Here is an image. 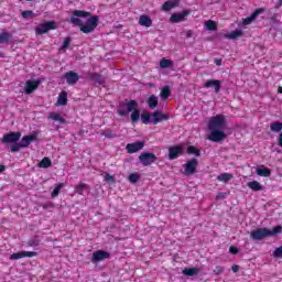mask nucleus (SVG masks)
Returning <instances> with one entry per match:
<instances>
[{
	"mask_svg": "<svg viewBox=\"0 0 282 282\" xmlns=\"http://www.w3.org/2000/svg\"><path fill=\"white\" fill-rule=\"evenodd\" d=\"M87 17L90 18L84 23L80 19H87ZM69 23L77 25L83 34H91L98 28V15L91 17V12L89 11L75 10L73 11V17L69 19Z\"/></svg>",
	"mask_w": 282,
	"mask_h": 282,
	"instance_id": "1",
	"label": "nucleus"
},
{
	"mask_svg": "<svg viewBox=\"0 0 282 282\" xmlns=\"http://www.w3.org/2000/svg\"><path fill=\"white\" fill-rule=\"evenodd\" d=\"M117 113L121 118H127L130 115L131 122H138L140 120V109H138V101L131 99L130 101H120L117 108Z\"/></svg>",
	"mask_w": 282,
	"mask_h": 282,
	"instance_id": "2",
	"label": "nucleus"
},
{
	"mask_svg": "<svg viewBox=\"0 0 282 282\" xmlns=\"http://www.w3.org/2000/svg\"><path fill=\"white\" fill-rule=\"evenodd\" d=\"M281 232H282L281 225L273 227L272 230L268 228H257L250 232V238L253 239V241H261L267 237H275V235H281Z\"/></svg>",
	"mask_w": 282,
	"mask_h": 282,
	"instance_id": "3",
	"label": "nucleus"
},
{
	"mask_svg": "<svg viewBox=\"0 0 282 282\" xmlns=\"http://www.w3.org/2000/svg\"><path fill=\"white\" fill-rule=\"evenodd\" d=\"M221 127H226V116L216 115L209 119L208 129H221Z\"/></svg>",
	"mask_w": 282,
	"mask_h": 282,
	"instance_id": "4",
	"label": "nucleus"
},
{
	"mask_svg": "<svg viewBox=\"0 0 282 282\" xmlns=\"http://www.w3.org/2000/svg\"><path fill=\"white\" fill-rule=\"evenodd\" d=\"M139 162H141L143 166H151V164L158 162V155L151 152H143L139 155Z\"/></svg>",
	"mask_w": 282,
	"mask_h": 282,
	"instance_id": "5",
	"label": "nucleus"
},
{
	"mask_svg": "<svg viewBox=\"0 0 282 282\" xmlns=\"http://www.w3.org/2000/svg\"><path fill=\"white\" fill-rule=\"evenodd\" d=\"M183 166L184 175H195L197 173V166H199V161L197 159H191Z\"/></svg>",
	"mask_w": 282,
	"mask_h": 282,
	"instance_id": "6",
	"label": "nucleus"
},
{
	"mask_svg": "<svg viewBox=\"0 0 282 282\" xmlns=\"http://www.w3.org/2000/svg\"><path fill=\"white\" fill-rule=\"evenodd\" d=\"M50 30H56V22L55 21H47L36 26L35 33L36 34H47Z\"/></svg>",
	"mask_w": 282,
	"mask_h": 282,
	"instance_id": "7",
	"label": "nucleus"
},
{
	"mask_svg": "<svg viewBox=\"0 0 282 282\" xmlns=\"http://www.w3.org/2000/svg\"><path fill=\"white\" fill-rule=\"evenodd\" d=\"M169 160H177L180 155H184V145L177 144L169 148Z\"/></svg>",
	"mask_w": 282,
	"mask_h": 282,
	"instance_id": "8",
	"label": "nucleus"
},
{
	"mask_svg": "<svg viewBox=\"0 0 282 282\" xmlns=\"http://www.w3.org/2000/svg\"><path fill=\"white\" fill-rule=\"evenodd\" d=\"M210 134L208 137V140L210 142H221L223 140H226V132L218 130V129H209Z\"/></svg>",
	"mask_w": 282,
	"mask_h": 282,
	"instance_id": "9",
	"label": "nucleus"
},
{
	"mask_svg": "<svg viewBox=\"0 0 282 282\" xmlns=\"http://www.w3.org/2000/svg\"><path fill=\"white\" fill-rule=\"evenodd\" d=\"M21 140V132H10L2 137L3 144L17 143Z\"/></svg>",
	"mask_w": 282,
	"mask_h": 282,
	"instance_id": "10",
	"label": "nucleus"
},
{
	"mask_svg": "<svg viewBox=\"0 0 282 282\" xmlns=\"http://www.w3.org/2000/svg\"><path fill=\"white\" fill-rule=\"evenodd\" d=\"M37 256L39 253L36 251H20V252L12 253L10 256V260L19 261V259H25V257H29L30 259H32V257H37Z\"/></svg>",
	"mask_w": 282,
	"mask_h": 282,
	"instance_id": "11",
	"label": "nucleus"
},
{
	"mask_svg": "<svg viewBox=\"0 0 282 282\" xmlns=\"http://www.w3.org/2000/svg\"><path fill=\"white\" fill-rule=\"evenodd\" d=\"M36 138H39V131H33L31 134L24 135L20 142L22 149H28L32 142L36 141Z\"/></svg>",
	"mask_w": 282,
	"mask_h": 282,
	"instance_id": "12",
	"label": "nucleus"
},
{
	"mask_svg": "<svg viewBox=\"0 0 282 282\" xmlns=\"http://www.w3.org/2000/svg\"><path fill=\"white\" fill-rule=\"evenodd\" d=\"M64 78H65L67 85H69L70 87H74V85H76V83H78V80H80V76H78V73H76L74 70L66 72L64 74Z\"/></svg>",
	"mask_w": 282,
	"mask_h": 282,
	"instance_id": "13",
	"label": "nucleus"
},
{
	"mask_svg": "<svg viewBox=\"0 0 282 282\" xmlns=\"http://www.w3.org/2000/svg\"><path fill=\"white\" fill-rule=\"evenodd\" d=\"M142 149H144V141H137L126 145V151L130 154L138 153V151H142Z\"/></svg>",
	"mask_w": 282,
	"mask_h": 282,
	"instance_id": "14",
	"label": "nucleus"
},
{
	"mask_svg": "<svg viewBox=\"0 0 282 282\" xmlns=\"http://www.w3.org/2000/svg\"><path fill=\"white\" fill-rule=\"evenodd\" d=\"M191 14V11L184 10L180 13H173L170 18L171 23H182L183 21H186V17Z\"/></svg>",
	"mask_w": 282,
	"mask_h": 282,
	"instance_id": "15",
	"label": "nucleus"
},
{
	"mask_svg": "<svg viewBox=\"0 0 282 282\" xmlns=\"http://www.w3.org/2000/svg\"><path fill=\"white\" fill-rule=\"evenodd\" d=\"M39 85H41V82L39 80H32V79L26 80L25 87H24V94H26V96H30V94L39 89Z\"/></svg>",
	"mask_w": 282,
	"mask_h": 282,
	"instance_id": "16",
	"label": "nucleus"
},
{
	"mask_svg": "<svg viewBox=\"0 0 282 282\" xmlns=\"http://www.w3.org/2000/svg\"><path fill=\"white\" fill-rule=\"evenodd\" d=\"M204 87L206 89H210V87H214L215 94H219V91H221V80L209 79V80L205 82Z\"/></svg>",
	"mask_w": 282,
	"mask_h": 282,
	"instance_id": "17",
	"label": "nucleus"
},
{
	"mask_svg": "<svg viewBox=\"0 0 282 282\" xmlns=\"http://www.w3.org/2000/svg\"><path fill=\"white\" fill-rule=\"evenodd\" d=\"M166 120H169V115L166 113H162L158 110L152 113V124H160V122H164Z\"/></svg>",
	"mask_w": 282,
	"mask_h": 282,
	"instance_id": "18",
	"label": "nucleus"
},
{
	"mask_svg": "<svg viewBox=\"0 0 282 282\" xmlns=\"http://www.w3.org/2000/svg\"><path fill=\"white\" fill-rule=\"evenodd\" d=\"M262 12H265V9H263V8L256 9L254 12H252L250 17L245 18L242 20V24L250 25L254 21V19H257V17H259V14H262Z\"/></svg>",
	"mask_w": 282,
	"mask_h": 282,
	"instance_id": "19",
	"label": "nucleus"
},
{
	"mask_svg": "<svg viewBox=\"0 0 282 282\" xmlns=\"http://www.w3.org/2000/svg\"><path fill=\"white\" fill-rule=\"evenodd\" d=\"M180 7V0H167L162 4L163 12H171L173 8Z\"/></svg>",
	"mask_w": 282,
	"mask_h": 282,
	"instance_id": "20",
	"label": "nucleus"
},
{
	"mask_svg": "<svg viewBox=\"0 0 282 282\" xmlns=\"http://www.w3.org/2000/svg\"><path fill=\"white\" fill-rule=\"evenodd\" d=\"M87 77L89 78V80H93L95 85H105L104 76L98 73H88Z\"/></svg>",
	"mask_w": 282,
	"mask_h": 282,
	"instance_id": "21",
	"label": "nucleus"
},
{
	"mask_svg": "<svg viewBox=\"0 0 282 282\" xmlns=\"http://www.w3.org/2000/svg\"><path fill=\"white\" fill-rule=\"evenodd\" d=\"M111 253L102 250H97L93 253V261H105V259H109Z\"/></svg>",
	"mask_w": 282,
	"mask_h": 282,
	"instance_id": "22",
	"label": "nucleus"
},
{
	"mask_svg": "<svg viewBox=\"0 0 282 282\" xmlns=\"http://www.w3.org/2000/svg\"><path fill=\"white\" fill-rule=\"evenodd\" d=\"M139 25H142V28H152L153 20L147 14H142L139 18Z\"/></svg>",
	"mask_w": 282,
	"mask_h": 282,
	"instance_id": "23",
	"label": "nucleus"
},
{
	"mask_svg": "<svg viewBox=\"0 0 282 282\" xmlns=\"http://www.w3.org/2000/svg\"><path fill=\"white\" fill-rule=\"evenodd\" d=\"M247 186H248V188H250L254 193H257L259 191H263V185H261V183H259L258 181L248 182Z\"/></svg>",
	"mask_w": 282,
	"mask_h": 282,
	"instance_id": "24",
	"label": "nucleus"
},
{
	"mask_svg": "<svg viewBox=\"0 0 282 282\" xmlns=\"http://www.w3.org/2000/svg\"><path fill=\"white\" fill-rule=\"evenodd\" d=\"M241 36H243V31H241V30H235L228 34H225V39H229L231 41H234L235 39H239Z\"/></svg>",
	"mask_w": 282,
	"mask_h": 282,
	"instance_id": "25",
	"label": "nucleus"
},
{
	"mask_svg": "<svg viewBox=\"0 0 282 282\" xmlns=\"http://www.w3.org/2000/svg\"><path fill=\"white\" fill-rule=\"evenodd\" d=\"M85 191H90L89 186L86 183H80L75 186V193L77 195H85Z\"/></svg>",
	"mask_w": 282,
	"mask_h": 282,
	"instance_id": "26",
	"label": "nucleus"
},
{
	"mask_svg": "<svg viewBox=\"0 0 282 282\" xmlns=\"http://www.w3.org/2000/svg\"><path fill=\"white\" fill-rule=\"evenodd\" d=\"M147 102H148V106H149L150 109H155L158 107V102H159L158 101V96L151 95L148 98Z\"/></svg>",
	"mask_w": 282,
	"mask_h": 282,
	"instance_id": "27",
	"label": "nucleus"
},
{
	"mask_svg": "<svg viewBox=\"0 0 282 282\" xmlns=\"http://www.w3.org/2000/svg\"><path fill=\"white\" fill-rule=\"evenodd\" d=\"M183 274L185 276H195V274H199V268H186L183 270Z\"/></svg>",
	"mask_w": 282,
	"mask_h": 282,
	"instance_id": "28",
	"label": "nucleus"
},
{
	"mask_svg": "<svg viewBox=\"0 0 282 282\" xmlns=\"http://www.w3.org/2000/svg\"><path fill=\"white\" fill-rule=\"evenodd\" d=\"M50 118H51V120H54L55 122H59V124H65V122H67L65 120V118H63L61 115H58L56 112H51Z\"/></svg>",
	"mask_w": 282,
	"mask_h": 282,
	"instance_id": "29",
	"label": "nucleus"
},
{
	"mask_svg": "<svg viewBox=\"0 0 282 282\" xmlns=\"http://www.w3.org/2000/svg\"><path fill=\"white\" fill-rule=\"evenodd\" d=\"M257 175H260V177H270L272 175V170L264 167V169H258Z\"/></svg>",
	"mask_w": 282,
	"mask_h": 282,
	"instance_id": "30",
	"label": "nucleus"
},
{
	"mask_svg": "<svg viewBox=\"0 0 282 282\" xmlns=\"http://www.w3.org/2000/svg\"><path fill=\"white\" fill-rule=\"evenodd\" d=\"M187 153L188 155H195L196 158H199V155H202V151L194 145L187 147Z\"/></svg>",
	"mask_w": 282,
	"mask_h": 282,
	"instance_id": "31",
	"label": "nucleus"
},
{
	"mask_svg": "<svg viewBox=\"0 0 282 282\" xmlns=\"http://www.w3.org/2000/svg\"><path fill=\"white\" fill-rule=\"evenodd\" d=\"M160 96H161L162 100H167V98L171 96V87L164 86L161 89Z\"/></svg>",
	"mask_w": 282,
	"mask_h": 282,
	"instance_id": "32",
	"label": "nucleus"
},
{
	"mask_svg": "<svg viewBox=\"0 0 282 282\" xmlns=\"http://www.w3.org/2000/svg\"><path fill=\"white\" fill-rule=\"evenodd\" d=\"M10 39H12V35L9 32L0 33V45H3V43H10Z\"/></svg>",
	"mask_w": 282,
	"mask_h": 282,
	"instance_id": "33",
	"label": "nucleus"
},
{
	"mask_svg": "<svg viewBox=\"0 0 282 282\" xmlns=\"http://www.w3.org/2000/svg\"><path fill=\"white\" fill-rule=\"evenodd\" d=\"M159 65H160L161 69H166L169 67H173V61L167 59V58H162L160 61Z\"/></svg>",
	"mask_w": 282,
	"mask_h": 282,
	"instance_id": "34",
	"label": "nucleus"
},
{
	"mask_svg": "<svg viewBox=\"0 0 282 282\" xmlns=\"http://www.w3.org/2000/svg\"><path fill=\"white\" fill-rule=\"evenodd\" d=\"M57 105H59V106H65V105H67V94H66L65 91H62V93L58 95Z\"/></svg>",
	"mask_w": 282,
	"mask_h": 282,
	"instance_id": "35",
	"label": "nucleus"
},
{
	"mask_svg": "<svg viewBox=\"0 0 282 282\" xmlns=\"http://www.w3.org/2000/svg\"><path fill=\"white\" fill-rule=\"evenodd\" d=\"M39 166H40V169H50V166H52V160H50V158L45 156L42 159Z\"/></svg>",
	"mask_w": 282,
	"mask_h": 282,
	"instance_id": "36",
	"label": "nucleus"
},
{
	"mask_svg": "<svg viewBox=\"0 0 282 282\" xmlns=\"http://www.w3.org/2000/svg\"><path fill=\"white\" fill-rule=\"evenodd\" d=\"M231 178H232V174L230 173H223L217 177L218 182H224L225 184L230 182Z\"/></svg>",
	"mask_w": 282,
	"mask_h": 282,
	"instance_id": "37",
	"label": "nucleus"
},
{
	"mask_svg": "<svg viewBox=\"0 0 282 282\" xmlns=\"http://www.w3.org/2000/svg\"><path fill=\"white\" fill-rule=\"evenodd\" d=\"M26 243L29 248H36L37 246H41V239H39V236H35L34 238L30 239Z\"/></svg>",
	"mask_w": 282,
	"mask_h": 282,
	"instance_id": "38",
	"label": "nucleus"
},
{
	"mask_svg": "<svg viewBox=\"0 0 282 282\" xmlns=\"http://www.w3.org/2000/svg\"><path fill=\"white\" fill-rule=\"evenodd\" d=\"M101 135H104V138H108L110 140H113V138H117L116 135V131L111 130V129H106L101 132Z\"/></svg>",
	"mask_w": 282,
	"mask_h": 282,
	"instance_id": "39",
	"label": "nucleus"
},
{
	"mask_svg": "<svg viewBox=\"0 0 282 282\" xmlns=\"http://www.w3.org/2000/svg\"><path fill=\"white\" fill-rule=\"evenodd\" d=\"M70 44H72V37L69 36L65 37L62 46L59 47L61 52H65Z\"/></svg>",
	"mask_w": 282,
	"mask_h": 282,
	"instance_id": "40",
	"label": "nucleus"
},
{
	"mask_svg": "<svg viewBox=\"0 0 282 282\" xmlns=\"http://www.w3.org/2000/svg\"><path fill=\"white\" fill-rule=\"evenodd\" d=\"M270 129H271V131H274L275 133H279V131H282V122H279V121L272 122L270 124Z\"/></svg>",
	"mask_w": 282,
	"mask_h": 282,
	"instance_id": "41",
	"label": "nucleus"
},
{
	"mask_svg": "<svg viewBox=\"0 0 282 282\" xmlns=\"http://www.w3.org/2000/svg\"><path fill=\"white\" fill-rule=\"evenodd\" d=\"M205 25L207 28V30L215 32V30H217V22L213 21V20H208L205 22Z\"/></svg>",
	"mask_w": 282,
	"mask_h": 282,
	"instance_id": "42",
	"label": "nucleus"
},
{
	"mask_svg": "<svg viewBox=\"0 0 282 282\" xmlns=\"http://www.w3.org/2000/svg\"><path fill=\"white\" fill-rule=\"evenodd\" d=\"M128 180L130 184H138V182L140 181V174L132 173L129 175Z\"/></svg>",
	"mask_w": 282,
	"mask_h": 282,
	"instance_id": "43",
	"label": "nucleus"
},
{
	"mask_svg": "<svg viewBox=\"0 0 282 282\" xmlns=\"http://www.w3.org/2000/svg\"><path fill=\"white\" fill-rule=\"evenodd\" d=\"M141 120L143 122V124H149V122H151L152 117L149 112H143L141 113Z\"/></svg>",
	"mask_w": 282,
	"mask_h": 282,
	"instance_id": "44",
	"label": "nucleus"
},
{
	"mask_svg": "<svg viewBox=\"0 0 282 282\" xmlns=\"http://www.w3.org/2000/svg\"><path fill=\"white\" fill-rule=\"evenodd\" d=\"M63 183H58L55 188L53 189V192L51 193L52 197H58L59 193H61V188H63Z\"/></svg>",
	"mask_w": 282,
	"mask_h": 282,
	"instance_id": "45",
	"label": "nucleus"
},
{
	"mask_svg": "<svg viewBox=\"0 0 282 282\" xmlns=\"http://www.w3.org/2000/svg\"><path fill=\"white\" fill-rule=\"evenodd\" d=\"M21 149H23L21 143H14V144L11 145V152L12 153H19V151H21Z\"/></svg>",
	"mask_w": 282,
	"mask_h": 282,
	"instance_id": "46",
	"label": "nucleus"
},
{
	"mask_svg": "<svg viewBox=\"0 0 282 282\" xmlns=\"http://www.w3.org/2000/svg\"><path fill=\"white\" fill-rule=\"evenodd\" d=\"M273 257L275 259H282V246L278 247L274 251H273Z\"/></svg>",
	"mask_w": 282,
	"mask_h": 282,
	"instance_id": "47",
	"label": "nucleus"
},
{
	"mask_svg": "<svg viewBox=\"0 0 282 282\" xmlns=\"http://www.w3.org/2000/svg\"><path fill=\"white\" fill-rule=\"evenodd\" d=\"M22 19H30V17H34V12L32 10L22 11Z\"/></svg>",
	"mask_w": 282,
	"mask_h": 282,
	"instance_id": "48",
	"label": "nucleus"
},
{
	"mask_svg": "<svg viewBox=\"0 0 282 282\" xmlns=\"http://www.w3.org/2000/svg\"><path fill=\"white\" fill-rule=\"evenodd\" d=\"M223 272H224V267H221V265H217L214 269V274H216V275L223 274Z\"/></svg>",
	"mask_w": 282,
	"mask_h": 282,
	"instance_id": "49",
	"label": "nucleus"
},
{
	"mask_svg": "<svg viewBox=\"0 0 282 282\" xmlns=\"http://www.w3.org/2000/svg\"><path fill=\"white\" fill-rule=\"evenodd\" d=\"M183 34H185V39H193V31L192 30L184 31Z\"/></svg>",
	"mask_w": 282,
	"mask_h": 282,
	"instance_id": "50",
	"label": "nucleus"
},
{
	"mask_svg": "<svg viewBox=\"0 0 282 282\" xmlns=\"http://www.w3.org/2000/svg\"><path fill=\"white\" fill-rule=\"evenodd\" d=\"M229 252H230L231 254H238V253H239V249H238L237 247H235V246H231V247L229 248Z\"/></svg>",
	"mask_w": 282,
	"mask_h": 282,
	"instance_id": "51",
	"label": "nucleus"
},
{
	"mask_svg": "<svg viewBox=\"0 0 282 282\" xmlns=\"http://www.w3.org/2000/svg\"><path fill=\"white\" fill-rule=\"evenodd\" d=\"M231 270H232V272H239V265L238 264H234L231 267Z\"/></svg>",
	"mask_w": 282,
	"mask_h": 282,
	"instance_id": "52",
	"label": "nucleus"
},
{
	"mask_svg": "<svg viewBox=\"0 0 282 282\" xmlns=\"http://www.w3.org/2000/svg\"><path fill=\"white\" fill-rule=\"evenodd\" d=\"M279 144H280V147L282 148V132L280 133Z\"/></svg>",
	"mask_w": 282,
	"mask_h": 282,
	"instance_id": "53",
	"label": "nucleus"
},
{
	"mask_svg": "<svg viewBox=\"0 0 282 282\" xmlns=\"http://www.w3.org/2000/svg\"><path fill=\"white\" fill-rule=\"evenodd\" d=\"M6 171V165H0V173H3Z\"/></svg>",
	"mask_w": 282,
	"mask_h": 282,
	"instance_id": "54",
	"label": "nucleus"
},
{
	"mask_svg": "<svg viewBox=\"0 0 282 282\" xmlns=\"http://www.w3.org/2000/svg\"><path fill=\"white\" fill-rule=\"evenodd\" d=\"M216 65L220 66L221 65V59H215Z\"/></svg>",
	"mask_w": 282,
	"mask_h": 282,
	"instance_id": "55",
	"label": "nucleus"
},
{
	"mask_svg": "<svg viewBox=\"0 0 282 282\" xmlns=\"http://www.w3.org/2000/svg\"><path fill=\"white\" fill-rule=\"evenodd\" d=\"M106 180H113V176L106 174Z\"/></svg>",
	"mask_w": 282,
	"mask_h": 282,
	"instance_id": "56",
	"label": "nucleus"
},
{
	"mask_svg": "<svg viewBox=\"0 0 282 282\" xmlns=\"http://www.w3.org/2000/svg\"><path fill=\"white\" fill-rule=\"evenodd\" d=\"M278 93H279V94H282V86H280V87L278 88Z\"/></svg>",
	"mask_w": 282,
	"mask_h": 282,
	"instance_id": "57",
	"label": "nucleus"
},
{
	"mask_svg": "<svg viewBox=\"0 0 282 282\" xmlns=\"http://www.w3.org/2000/svg\"><path fill=\"white\" fill-rule=\"evenodd\" d=\"M0 58H3V53L0 52Z\"/></svg>",
	"mask_w": 282,
	"mask_h": 282,
	"instance_id": "58",
	"label": "nucleus"
},
{
	"mask_svg": "<svg viewBox=\"0 0 282 282\" xmlns=\"http://www.w3.org/2000/svg\"><path fill=\"white\" fill-rule=\"evenodd\" d=\"M279 6H282V0H279Z\"/></svg>",
	"mask_w": 282,
	"mask_h": 282,
	"instance_id": "59",
	"label": "nucleus"
},
{
	"mask_svg": "<svg viewBox=\"0 0 282 282\" xmlns=\"http://www.w3.org/2000/svg\"><path fill=\"white\" fill-rule=\"evenodd\" d=\"M26 1H32V0H26Z\"/></svg>",
	"mask_w": 282,
	"mask_h": 282,
	"instance_id": "60",
	"label": "nucleus"
}]
</instances>
